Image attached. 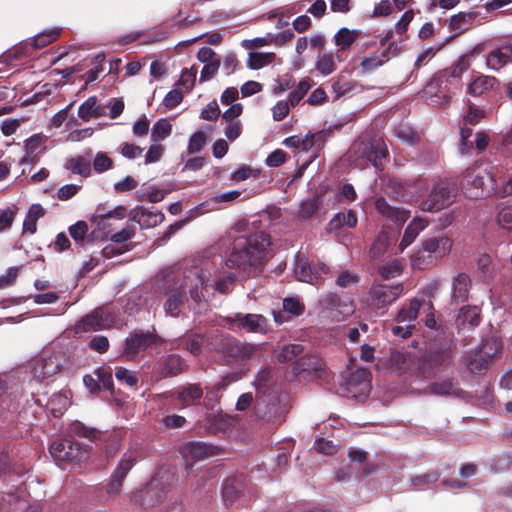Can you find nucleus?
<instances>
[{
  "label": "nucleus",
  "mask_w": 512,
  "mask_h": 512,
  "mask_svg": "<svg viewBox=\"0 0 512 512\" xmlns=\"http://www.w3.org/2000/svg\"><path fill=\"white\" fill-rule=\"evenodd\" d=\"M270 244V236L263 231L238 236L233 241L226 266L243 277H250L263 266Z\"/></svg>",
  "instance_id": "f257e3e1"
},
{
  "label": "nucleus",
  "mask_w": 512,
  "mask_h": 512,
  "mask_svg": "<svg viewBox=\"0 0 512 512\" xmlns=\"http://www.w3.org/2000/svg\"><path fill=\"white\" fill-rule=\"evenodd\" d=\"M470 67L467 56H461L450 67L436 72L426 86V93L437 98L435 103H448L457 90H461V78Z\"/></svg>",
  "instance_id": "f03ea898"
},
{
  "label": "nucleus",
  "mask_w": 512,
  "mask_h": 512,
  "mask_svg": "<svg viewBox=\"0 0 512 512\" xmlns=\"http://www.w3.org/2000/svg\"><path fill=\"white\" fill-rule=\"evenodd\" d=\"M461 187L466 197L471 199L482 198L495 190V181L488 165L476 164L466 169Z\"/></svg>",
  "instance_id": "7ed1b4c3"
},
{
  "label": "nucleus",
  "mask_w": 512,
  "mask_h": 512,
  "mask_svg": "<svg viewBox=\"0 0 512 512\" xmlns=\"http://www.w3.org/2000/svg\"><path fill=\"white\" fill-rule=\"evenodd\" d=\"M452 249V240L446 236L431 237L422 242L421 248L411 255L414 268L423 269L434 260L441 259Z\"/></svg>",
  "instance_id": "20e7f679"
},
{
  "label": "nucleus",
  "mask_w": 512,
  "mask_h": 512,
  "mask_svg": "<svg viewBox=\"0 0 512 512\" xmlns=\"http://www.w3.org/2000/svg\"><path fill=\"white\" fill-rule=\"evenodd\" d=\"M217 351L221 354L226 364L243 366L250 361L257 348L250 343L228 336L220 340Z\"/></svg>",
  "instance_id": "39448f33"
},
{
  "label": "nucleus",
  "mask_w": 512,
  "mask_h": 512,
  "mask_svg": "<svg viewBox=\"0 0 512 512\" xmlns=\"http://www.w3.org/2000/svg\"><path fill=\"white\" fill-rule=\"evenodd\" d=\"M166 340L160 337L155 328L152 330H135L125 340L123 356L127 360H134L140 353L148 349L161 347Z\"/></svg>",
  "instance_id": "423d86ee"
},
{
  "label": "nucleus",
  "mask_w": 512,
  "mask_h": 512,
  "mask_svg": "<svg viewBox=\"0 0 512 512\" xmlns=\"http://www.w3.org/2000/svg\"><path fill=\"white\" fill-rule=\"evenodd\" d=\"M169 492V486L157 478L151 479L144 487L130 495V502L143 509H151L162 503Z\"/></svg>",
  "instance_id": "0eeeda50"
},
{
  "label": "nucleus",
  "mask_w": 512,
  "mask_h": 512,
  "mask_svg": "<svg viewBox=\"0 0 512 512\" xmlns=\"http://www.w3.org/2000/svg\"><path fill=\"white\" fill-rule=\"evenodd\" d=\"M403 284L394 285L374 284L369 290L367 307L373 311H381L383 314L403 293Z\"/></svg>",
  "instance_id": "6e6552de"
},
{
  "label": "nucleus",
  "mask_w": 512,
  "mask_h": 512,
  "mask_svg": "<svg viewBox=\"0 0 512 512\" xmlns=\"http://www.w3.org/2000/svg\"><path fill=\"white\" fill-rule=\"evenodd\" d=\"M281 401V395L275 393L258 398L255 404V415L258 419L268 423H282L285 419L287 409Z\"/></svg>",
  "instance_id": "1a4fd4ad"
},
{
  "label": "nucleus",
  "mask_w": 512,
  "mask_h": 512,
  "mask_svg": "<svg viewBox=\"0 0 512 512\" xmlns=\"http://www.w3.org/2000/svg\"><path fill=\"white\" fill-rule=\"evenodd\" d=\"M51 456L57 461H82L88 456L87 450L72 438H62L54 441L49 448Z\"/></svg>",
  "instance_id": "9d476101"
},
{
  "label": "nucleus",
  "mask_w": 512,
  "mask_h": 512,
  "mask_svg": "<svg viewBox=\"0 0 512 512\" xmlns=\"http://www.w3.org/2000/svg\"><path fill=\"white\" fill-rule=\"evenodd\" d=\"M424 300L414 298L410 301L407 307H402L396 316V322L398 325L392 327V333L395 336L402 338H408L412 335L415 329L414 322L416 321L420 308Z\"/></svg>",
  "instance_id": "9b49d317"
},
{
  "label": "nucleus",
  "mask_w": 512,
  "mask_h": 512,
  "mask_svg": "<svg viewBox=\"0 0 512 512\" xmlns=\"http://www.w3.org/2000/svg\"><path fill=\"white\" fill-rule=\"evenodd\" d=\"M137 458L138 451L136 449H129L123 454L119 464L111 475L110 482L106 486V493L108 495L115 496L120 493L123 481L134 466Z\"/></svg>",
  "instance_id": "f8f14e48"
},
{
  "label": "nucleus",
  "mask_w": 512,
  "mask_h": 512,
  "mask_svg": "<svg viewBox=\"0 0 512 512\" xmlns=\"http://www.w3.org/2000/svg\"><path fill=\"white\" fill-rule=\"evenodd\" d=\"M452 192L447 183L436 184L426 199L420 203V208L427 212H438L452 204Z\"/></svg>",
  "instance_id": "ddd939ff"
},
{
  "label": "nucleus",
  "mask_w": 512,
  "mask_h": 512,
  "mask_svg": "<svg viewBox=\"0 0 512 512\" xmlns=\"http://www.w3.org/2000/svg\"><path fill=\"white\" fill-rule=\"evenodd\" d=\"M231 328H238L250 333L265 334L268 331V319L261 314L236 313L228 318Z\"/></svg>",
  "instance_id": "4468645a"
},
{
  "label": "nucleus",
  "mask_w": 512,
  "mask_h": 512,
  "mask_svg": "<svg viewBox=\"0 0 512 512\" xmlns=\"http://www.w3.org/2000/svg\"><path fill=\"white\" fill-rule=\"evenodd\" d=\"M65 363L66 360L63 353L53 352L49 356L42 357L36 361L33 367V375L38 381H43L60 372Z\"/></svg>",
  "instance_id": "2eb2a0df"
},
{
  "label": "nucleus",
  "mask_w": 512,
  "mask_h": 512,
  "mask_svg": "<svg viewBox=\"0 0 512 512\" xmlns=\"http://www.w3.org/2000/svg\"><path fill=\"white\" fill-rule=\"evenodd\" d=\"M113 323V316L103 308H97L76 323V332L99 331Z\"/></svg>",
  "instance_id": "dca6fc26"
},
{
  "label": "nucleus",
  "mask_w": 512,
  "mask_h": 512,
  "mask_svg": "<svg viewBox=\"0 0 512 512\" xmlns=\"http://www.w3.org/2000/svg\"><path fill=\"white\" fill-rule=\"evenodd\" d=\"M328 270L325 264L316 268L312 267L304 257L300 255L296 257L294 273L298 281L315 284L321 278V274H326Z\"/></svg>",
  "instance_id": "f3484780"
},
{
  "label": "nucleus",
  "mask_w": 512,
  "mask_h": 512,
  "mask_svg": "<svg viewBox=\"0 0 512 512\" xmlns=\"http://www.w3.org/2000/svg\"><path fill=\"white\" fill-rule=\"evenodd\" d=\"M207 345L208 337L196 332H187L171 342L172 348L189 351L194 356H199Z\"/></svg>",
  "instance_id": "a211bd4d"
},
{
  "label": "nucleus",
  "mask_w": 512,
  "mask_h": 512,
  "mask_svg": "<svg viewBox=\"0 0 512 512\" xmlns=\"http://www.w3.org/2000/svg\"><path fill=\"white\" fill-rule=\"evenodd\" d=\"M455 348L456 344L453 333L450 332L447 343L437 348L430 349L426 353L433 362V365H435L440 372L452 363Z\"/></svg>",
  "instance_id": "6ab92c4d"
},
{
  "label": "nucleus",
  "mask_w": 512,
  "mask_h": 512,
  "mask_svg": "<svg viewBox=\"0 0 512 512\" xmlns=\"http://www.w3.org/2000/svg\"><path fill=\"white\" fill-rule=\"evenodd\" d=\"M481 321V309L478 306L466 305L459 310L455 325L460 333L464 330H473L480 325Z\"/></svg>",
  "instance_id": "aec40b11"
},
{
  "label": "nucleus",
  "mask_w": 512,
  "mask_h": 512,
  "mask_svg": "<svg viewBox=\"0 0 512 512\" xmlns=\"http://www.w3.org/2000/svg\"><path fill=\"white\" fill-rule=\"evenodd\" d=\"M187 368L185 360L178 354L163 355L158 363V372L161 377H174Z\"/></svg>",
  "instance_id": "412c9836"
},
{
  "label": "nucleus",
  "mask_w": 512,
  "mask_h": 512,
  "mask_svg": "<svg viewBox=\"0 0 512 512\" xmlns=\"http://www.w3.org/2000/svg\"><path fill=\"white\" fill-rule=\"evenodd\" d=\"M509 63H512V44L509 42L492 49L486 57L488 68L495 71H499Z\"/></svg>",
  "instance_id": "4be33fe9"
},
{
  "label": "nucleus",
  "mask_w": 512,
  "mask_h": 512,
  "mask_svg": "<svg viewBox=\"0 0 512 512\" xmlns=\"http://www.w3.org/2000/svg\"><path fill=\"white\" fill-rule=\"evenodd\" d=\"M19 407L17 394L10 390L7 382L0 377V419H7Z\"/></svg>",
  "instance_id": "5701e85b"
},
{
  "label": "nucleus",
  "mask_w": 512,
  "mask_h": 512,
  "mask_svg": "<svg viewBox=\"0 0 512 512\" xmlns=\"http://www.w3.org/2000/svg\"><path fill=\"white\" fill-rule=\"evenodd\" d=\"M167 299L164 303V310L167 315L178 317L181 308L186 301V291L182 286H174L166 292Z\"/></svg>",
  "instance_id": "b1692460"
},
{
  "label": "nucleus",
  "mask_w": 512,
  "mask_h": 512,
  "mask_svg": "<svg viewBox=\"0 0 512 512\" xmlns=\"http://www.w3.org/2000/svg\"><path fill=\"white\" fill-rule=\"evenodd\" d=\"M180 453L186 460L199 461L215 455V447L204 442L192 441L184 444Z\"/></svg>",
  "instance_id": "393cba45"
},
{
  "label": "nucleus",
  "mask_w": 512,
  "mask_h": 512,
  "mask_svg": "<svg viewBox=\"0 0 512 512\" xmlns=\"http://www.w3.org/2000/svg\"><path fill=\"white\" fill-rule=\"evenodd\" d=\"M245 482L241 476L225 479L222 485V497L227 506L233 505L242 495Z\"/></svg>",
  "instance_id": "a878e982"
},
{
  "label": "nucleus",
  "mask_w": 512,
  "mask_h": 512,
  "mask_svg": "<svg viewBox=\"0 0 512 512\" xmlns=\"http://www.w3.org/2000/svg\"><path fill=\"white\" fill-rule=\"evenodd\" d=\"M471 287L470 277L466 273H459L453 278L451 300L455 304L468 300Z\"/></svg>",
  "instance_id": "bb28decb"
},
{
  "label": "nucleus",
  "mask_w": 512,
  "mask_h": 512,
  "mask_svg": "<svg viewBox=\"0 0 512 512\" xmlns=\"http://www.w3.org/2000/svg\"><path fill=\"white\" fill-rule=\"evenodd\" d=\"M375 208L379 214L399 224L404 223L409 218L408 211L391 206L384 197L375 201Z\"/></svg>",
  "instance_id": "cd10ccee"
},
{
  "label": "nucleus",
  "mask_w": 512,
  "mask_h": 512,
  "mask_svg": "<svg viewBox=\"0 0 512 512\" xmlns=\"http://www.w3.org/2000/svg\"><path fill=\"white\" fill-rule=\"evenodd\" d=\"M428 390L431 394L438 396H453L463 397L464 391L459 387L458 383L453 379L447 378L441 381H436L428 386Z\"/></svg>",
  "instance_id": "c85d7f7f"
},
{
  "label": "nucleus",
  "mask_w": 512,
  "mask_h": 512,
  "mask_svg": "<svg viewBox=\"0 0 512 512\" xmlns=\"http://www.w3.org/2000/svg\"><path fill=\"white\" fill-rule=\"evenodd\" d=\"M176 400H178L183 407L197 404L203 397V389L200 384H189L186 387L172 394Z\"/></svg>",
  "instance_id": "c756f323"
},
{
  "label": "nucleus",
  "mask_w": 512,
  "mask_h": 512,
  "mask_svg": "<svg viewBox=\"0 0 512 512\" xmlns=\"http://www.w3.org/2000/svg\"><path fill=\"white\" fill-rule=\"evenodd\" d=\"M388 154V149L382 140L372 141L366 151L367 160L371 162L377 170H382L384 160L387 158Z\"/></svg>",
  "instance_id": "7c9ffc66"
},
{
  "label": "nucleus",
  "mask_w": 512,
  "mask_h": 512,
  "mask_svg": "<svg viewBox=\"0 0 512 512\" xmlns=\"http://www.w3.org/2000/svg\"><path fill=\"white\" fill-rule=\"evenodd\" d=\"M105 114V109L98 104L96 96L87 98L78 109V117L85 122L92 118H99Z\"/></svg>",
  "instance_id": "2f4dec72"
},
{
  "label": "nucleus",
  "mask_w": 512,
  "mask_h": 512,
  "mask_svg": "<svg viewBox=\"0 0 512 512\" xmlns=\"http://www.w3.org/2000/svg\"><path fill=\"white\" fill-rule=\"evenodd\" d=\"M428 225V222L421 218H415L405 229L403 237L401 239V242L399 244V247L401 250H404L406 247H408L418 236L420 231H422L426 226Z\"/></svg>",
  "instance_id": "473e14b6"
},
{
  "label": "nucleus",
  "mask_w": 512,
  "mask_h": 512,
  "mask_svg": "<svg viewBox=\"0 0 512 512\" xmlns=\"http://www.w3.org/2000/svg\"><path fill=\"white\" fill-rule=\"evenodd\" d=\"M360 32L346 27L340 28L334 35V43L339 51H346L356 42Z\"/></svg>",
  "instance_id": "72a5a7b5"
},
{
  "label": "nucleus",
  "mask_w": 512,
  "mask_h": 512,
  "mask_svg": "<svg viewBox=\"0 0 512 512\" xmlns=\"http://www.w3.org/2000/svg\"><path fill=\"white\" fill-rule=\"evenodd\" d=\"M390 54V48H386L382 52H373L369 54L368 56L364 57L361 62L360 66L365 73H369L378 67L382 66L385 61L388 60Z\"/></svg>",
  "instance_id": "f704fd0d"
},
{
  "label": "nucleus",
  "mask_w": 512,
  "mask_h": 512,
  "mask_svg": "<svg viewBox=\"0 0 512 512\" xmlns=\"http://www.w3.org/2000/svg\"><path fill=\"white\" fill-rule=\"evenodd\" d=\"M415 372L420 377L432 378L439 372V370L435 365H433V362L425 352L417 359L415 363Z\"/></svg>",
  "instance_id": "c9c22d12"
},
{
  "label": "nucleus",
  "mask_w": 512,
  "mask_h": 512,
  "mask_svg": "<svg viewBox=\"0 0 512 512\" xmlns=\"http://www.w3.org/2000/svg\"><path fill=\"white\" fill-rule=\"evenodd\" d=\"M65 167L68 170H70L73 174H78L81 175L82 177H88L91 174L90 161L83 156L70 158L66 162Z\"/></svg>",
  "instance_id": "e433bc0d"
},
{
  "label": "nucleus",
  "mask_w": 512,
  "mask_h": 512,
  "mask_svg": "<svg viewBox=\"0 0 512 512\" xmlns=\"http://www.w3.org/2000/svg\"><path fill=\"white\" fill-rule=\"evenodd\" d=\"M370 373L367 369L360 368L351 373L348 379V385L350 387L355 386L360 393H363L369 389L370 381H369Z\"/></svg>",
  "instance_id": "4c0bfd02"
},
{
  "label": "nucleus",
  "mask_w": 512,
  "mask_h": 512,
  "mask_svg": "<svg viewBox=\"0 0 512 512\" xmlns=\"http://www.w3.org/2000/svg\"><path fill=\"white\" fill-rule=\"evenodd\" d=\"M357 216L353 210H348L346 213H337L330 220V229H339L343 226L354 228L357 225Z\"/></svg>",
  "instance_id": "58836bf2"
},
{
  "label": "nucleus",
  "mask_w": 512,
  "mask_h": 512,
  "mask_svg": "<svg viewBox=\"0 0 512 512\" xmlns=\"http://www.w3.org/2000/svg\"><path fill=\"white\" fill-rule=\"evenodd\" d=\"M495 78L489 76H480L474 79L467 88V92L473 96H481L492 88Z\"/></svg>",
  "instance_id": "ea45409f"
},
{
  "label": "nucleus",
  "mask_w": 512,
  "mask_h": 512,
  "mask_svg": "<svg viewBox=\"0 0 512 512\" xmlns=\"http://www.w3.org/2000/svg\"><path fill=\"white\" fill-rule=\"evenodd\" d=\"M315 69L323 76H328L336 70L334 55L332 53H319L315 62Z\"/></svg>",
  "instance_id": "a19ab883"
},
{
  "label": "nucleus",
  "mask_w": 512,
  "mask_h": 512,
  "mask_svg": "<svg viewBox=\"0 0 512 512\" xmlns=\"http://www.w3.org/2000/svg\"><path fill=\"white\" fill-rule=\"evenodd\" d=\"M358 84L355 81L346 80L343 77H338L332 82L331 88L335 95V99H339L342 96L353 93Z\"/></svg>",
  "instance_id": "79ce46f5"
},
{
  "label": "nucleus",
  "mask_w": 512,
  "mask_h": 512,
  "mask_svg": "<svg viewBox=\"0 0 512 512\" xmlns=\"http://www.w3.org/2000/svg\"><path fill=\"white\" fill-rule=\"evenodd\" d=\"M164 220V214L160 211H149L141 209L139 212V224L145 228L159 225Z\"/></svg>",
  "instance_id": "37998d69"
},
{
  "label": "nucleus",
  "mask_w": 512,
  "mask_h": 512,
  "mask_svg": "<svg viewBox=\"0 0 512 512\" xmlns=\"http://www.w3.org/2000/svg\"><path fill=\"white\" fill-rule=\"evenodd\" d=\"M493 360L483 354L481 351L476 350L473 357L468 362V369L472 373H481L488 369Z\"/></svg>",
  "instance_id": "c03bdc74"
},
{
  "label": "nucleus",
  "mask_w": 512,
  "mask_h": 512,
  "mask_svg": "<svg viewBox=\"0 0 512 512\" xmlns=\"http://www.w3.org/2000/svg\"><path fill=\"white\" fill-rule=\"evenodd\" d=\"M275 53L252 52L249 54L248 66L250 69L258 70L274 61Z\"/></svg>",
  "instance_id": "a18cd8bd"
},
{
  "label": "nucleus",
  "mask_w": 512,
  "mask_h": 512,
  "mask_svg": "<svg viewBox=\"0 0 512 512\" xmlns=\"http://www.w3.org/2000/svg\"><path fill=\"white\" fill-rule=\"evenodd\" d=\"M172 132V126L167 119H159L152 127L151 138L154 142L164 140L170 136Z\"/></svg>",
  "instance_id": "49530a36"
},
{
  "label": "nucleus",
  "mask_w": 512,
  "mask_h": 512,
  "mask_svg": "<svg viewBox=\"0 0 512 512\" xmlns=\"http://www.w3.org/2000/svg\"><path fill=\"white\" fill-rule=\"evenodd\" d=\"M60 32H61V29L53 28L49 31L37 34L32 41L33 47L38 48V49L44 48L45 46L56 41L57 38L60 36Z\"/></svg>",
  "instance_id": "de8ad7c7"
},
{
  "label": "nucleus",
  "mask_w": 512,
  "mask_h": 512,
  "mask_svg": "<svg viewBox=\"0 0 512 512\" xmlns=\"http://www.w3.org/2000/svg\"><path fill=\"white\" fill-rule=\"evenodd\" d=\"M321 368V361L315 356H303L297 360L294 370L296 373L304 371H318Z\"/></svg>",
  "instance_id": "09e8293b"
},
{
  "label": "nucleus",
  "mask_w": 512,
  "mask_h": 512,
  "mask_svg": "<svg viewBox=\"0 0 512 512\" xmlns=\"http://www.w3.org/2000/svg\"><path fill=\"white\" fill-rule=\"evenodd\" d=\"M310 83L308 80H301L295 89H293L288 96V101L292 107L299 104L304 96L310 90Z\"/></svg>",
  "instance_id": "8fccbe9b"
},
{
  "label": "nucleus",
  "mask_w": 512,
  "mask_h": 512,
  "mask_svg": "<svg viewBox=\"0 0 512 512\" xmlns=\"http://www.w3.org/2000/svg\"><path fill=\"white\" fill-rule=\"evenodd\" d=\"M477 16L476 12H459L450 17V31H458L462 28V24L472 21Z\"/></svg>",
  "instance_id": "3c124183"
},
{
  "label": "nucleus",
  "mask_w": 512,
  "mask_h": 512,
  "mask_svg": "<svg viewBox=\"0 0 512 512\" xmlns=\"http://www.w3.org/2000/svg\"><path fill=\"white\" fill-rule=\"evenodd\" d=\"M478 350L493 360L495 357L501 354L502 345L496 339H487L482 342Z\"/></svg>",
  "instance_id": "603ef678"
},
{
  "label": "nucleus",
  "mask_w": 512,
  "mask_h": 512,
  "mask_svg": "<svg viewBox=\"0 0 512 512\" xmlns=\"http://www.w3.org/2000/svg\"><path fill=\"white\" fill-rule=\"evenodd\" d=\"M94 374L97 377L98 383L101 385V387H103L104 389L108 390L111 393L114 392V382L111 370L99 367L95 369Z\"/></svg>",
  "instance_id": "864d4df0"
},
{
  "label": "nucleus",
  "mask_w": 512,
  "mask_h": 512,
  "mask_svg": "<svg viewBox=\"0 0 512 512\" xmlns=\"http://www.w3.org/2000/svg\"><path fill=\"white\" fill-rule=\"evenodd\" d=\"M70 236L76 243H83L88 233V224L83 221H77L68 229Z\"/></svg>",
  "instance_id": "5fc2aeb1"
},
{
  "label": "nucleus",
  "mask_w": 512,
  "mask_h": 512,
  "mask_svg": "<svg viewBox=\"0 0 512 512\" xmlns=\"http://www.w3.org/2000/svg\"><path fill=\"white\" fill-rule=\"evenodd\" d=\"M70 432L77 437L86 438L93 441L96 438L97 431L93 428L86 427L81 422H74L70 425Z\"/></svg>",
  "instance_id": "6e6d98bb"
},
{
  "label": "nucleus",
  "mask_w": 512,
  "mask_h": 512,
  "mask_svg": "<svg viewBox=\"0 0 512 512\" xmlns=\"http://www.w3.org/2000/svg\"><path fill=\"white\" fill-rule=\"evenodd\" d=\"M115 377L118 382L124 383L129 387H134L138 383V377L136 373L124 368L119 367L116 369Z\"/></svg>",
  "instance_id": "4d7b16f0"
},
{
  "label": "nucleus",
  "mask_w": 512,
  "mask_h": 512,
  "mask_svg": "<svg viewBox=\"0 0 512 512\" xmlns=\"http://www.w3.org/2000/svg\"><path fill=\"white\" fill-rule=\"evenodd\" d=\"M302 351L303 348L300 344H288L281 349L278 359L281 362H289L301 354Z\"/></svg>",
  "instance_id": "13d9d810"
},
{
  "label": "nucleus",
  "mask_w": 512,
  "mask_h": 512,
  "mask_svg": "<svg viewBox=\"0 0 512 512\" xmlns=\"http://www.w3.org/2000/svg\"><path fill=\"white\" fill-rule=\"evenodd\" d=\"M379 274L383 279H390L399 276L402 273V266L398 261L382 265L378 268Z\"/></svg>",
  "instance_id": "bf43d9fd"
},
{
  "label": "nucleus",
  "mask_w": 512,
  "mask_h": 512,
  "mask_svg": "<svg viewBox=\"0 0 512 512\" xmlns=\"http://www.w3.org/2000/svg\"><path fill=\"white\" fill-rule=\"evenodd\" d=\"M206 144V135L202 131H197L191 135L188 143L189 153H197L201 151Z\"/></svg>",
  "instance_id": "052dcab7"
},
{
  "label": "nucleus",
  "mask_w": 512,
  "mask_h": 512,
  "mask_svg": "<svg viewBox=\"0 0 512 512\" xmlns=\"http://www.w3.org/2000/svg\"><path fill=\"white\" fill-rule=\"evenodd\" d=\"M440 478V475L438 472L433 471L429 473H424L422 475H417L415 477L411 478V483L415 487H423L426 485H430L432 483H435Z\"/></svg>",
  "instance_id": "680f3d73"
},
{
  "label": "nucleus",
  "mask_w": 512,
  "mask_h": 512,
  "mask_svg": "<svg viewBox=\"0 0 512 512\" xmlns=\"http://www.w3.org/2000/svg\"><path fill=\"white\" fill-rule=\"evenodd\" d=\"M295 85V80L292 75L285 74L280 79L276 81V84L273 87V94L279 95L283 92L293 88Z\"/></svg>",
  "instance_id": "e2e57ef3"
},
{
  "label": "nucleus",
  "mask_w": 512,
  "mask_h": 512,
  "mask_svg": "<svg viewBox=\"0 0 512 512\" xmlns=\"http://www.w3.org/2000/svg\"><path fill=\"white\" fill-rule=\"evenodd\" d=\"M318 209L319 205L316 199H306L301 203L299 215L301 218L307 219L312 217Z\"/></svg>",
  "instance_id": "0e129e2a"
},
{
  "label": "nucleus",
  "mask_w": 512,
  "mask_h": 512,
  "mask_svg": "<svg viewBox=\"0 0 512 512\" xmlns=\"http://www.w3.org/2000/svg\"><path fill=\"white\" fill-rule=\"evenodd\" d=\"M283 308L286 312H289L295 316H299L304 311V305L298 298L289 297L283 300Z\"/></svg>",
  "instance_id": "69168bd1"
},
{
  "label": "nucleus",
  "mask_w": 512,
  "mask_h": 512,
  "mask_svg": "<svg viewBox=\"0 0 512 512\" xmlns=\"http://www.w3.org/2000/svg\"><path fill=\"white\" fill-rule=\"evenodd\" d=\"M497 221L504 229L512 228V205H506L501 208L497 215Z\"/></svg>",
  "instance_id": "338daca9"
},
{
  "label": "nucleus",
  "mask_w": 512,
  "mask_h": 512,
  "mask_svg": "<svg viewBox=\"0 0 512 512\" xmlns=\"http://www.w3.org/2000/svg\"><path fill=\"white\" fill-rule=\"evenodd\" d=\"M90 349L102 354L109 349V340L106 336L96 335L88 343Z\"/></svg>",
  "instance_id": "774afa93"
}]
</instances>
